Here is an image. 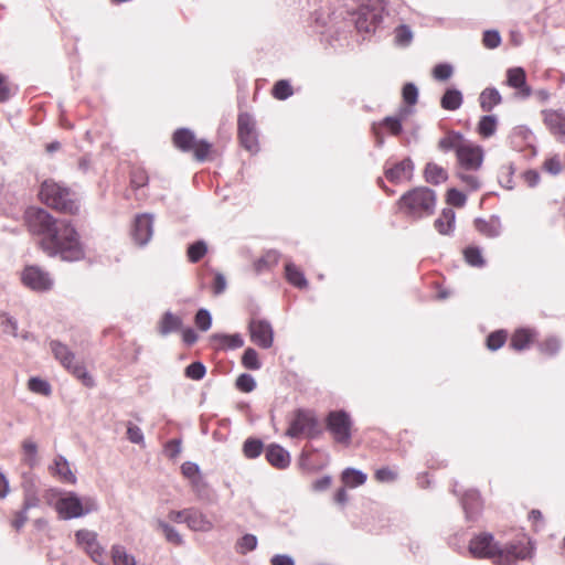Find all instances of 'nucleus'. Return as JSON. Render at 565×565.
<instances>
[{"mask_svg":"<svg viewBox=\"0 0 565 565\" xmlns=\"http://www.w3.org/2000/svg\"><path fill=\"white\" fill-rule=\"evenodd\" d=\"M25 222L32 234L41 236V247L49 256H60L66 262L84 258L83 244L71 221L54 218L43 209H29Z\"/></svg>","mask_w":565,"mask_h":565,"instance_id":"f257e3e1","label":"nucleus"},{"mask_svg":"<svg viewBox=\"0 0 565 565\" xmlns=\"http://www.w3.org/2000/svg\"><path fill=\"white\" fill-rule=\"evenodd\" d=\"M469 553L477 558L491 559L495 565H514L531 557L532 547L530 542L523 541L501 546L490 533H481L470 541Z\"/></svg>","mask_w":565,"mask_h":565,"instance_id":"f03ea898","label":"nucleus"},{"mask_svg":"<svg viewBox=\"0 0 565 565\" xmlns=\"http://www.w3.org/2000/svg\"><path fill=\"white\" fill-rule=\"evenodd\" d=\"M445 150H454L457 159L456 177L471 191L481 186L477 175L484 159L483 149L477 143H441Z\"/></svg>","mask_w":565,"mask_h":565,"instance_id":"7ed1b4c3","label":"nucleus"},{"mask_svg":"<svg viewBox=\"0 0 565 565\" xmlns=\"http://www.w3.org/2000/svg\"><path fill=\"white\" fill-rule=\"evenodd\" d=\"M45 498L51 504L53 499L55 511L63 520L79 519L98 511L97 499L93 495H79L74 491H63L52 488L46 491Z\"/></svg>","mask_w":565,"mask_h":565,"instance_id":"20e7f679","label":"nucleus"},{"mask_svg":"<svg viewBox=\"0 0 565 565\" xmlns=\"http://www.w3.org/2000/svg\"><path fill=\"white\" fill-rule=\"evenodd\" d=\"M397 206L407 217L419 220L434 213L436 193L426 186L414 188L399 198Z\"/></svg>","mask_w":565,"mask_h":565,"instance_id":"39448f33","label":"nucleus"},{"mask_svg":"<svg viewBox=\"0 0 565 565\" xmlns=\"http://www.w3.org/2000/svg\"><path fill=\"white\" fill-rule=\"evenodd\" d=\"M39 195L41 201L52 209L67 214L78 212L79 205L75 194L53 180H45L42 183Z\"/></svg>","mask_w":565,"mask_h":565,"instance_id":"423d86ee","label":"nucleus"},{"mask_svg":"<svg viewBox=\"0 0 565 565\" xmlns=\"http://www.w3.org/2000/svg\"><path fill=\"white\" fill-rule=\"evenodd\" d=\"M51 351L56 360L72 372L77 379H81L85 385L93 386L94 381L88 375L83 364L75 360V354L62 342L53 340L50 342Z\"/></svg>","mask_w":565,"mask_h":565,"instance_id":"0eeeda50","label":"nucleus"},{"mask_svg":"<svg viewBox=\"0 0 565 565\" xmlns=\"http://www.w3.org/2000/svg\"><path fill=\"white\" fill-rule=\"evenodd\" d=\"M321 434L319 424L312 412L307 409H297L290 422L286 435L291 438L306 435L309 438H315Z\"/></svg>","mask_w":565,"mask_h":565,"instance_id":"6e6552de","label":"nucleus"},{"mask_svg":"<svg viewBox=\"0 0 565 565\" xmlns=\"http://www.w3.org/2000/svg\"><path fill=\"white\" fill-rule=\"evenodd\" d=\"M327 428L335 441L349 445L351 440L352 420L344 411H333L327 416Z\"/></svg>","mask_w":565,"mask_h":565,"instance_id":"1a4fd4ad","label":"nucleus"},{"mask_svg":"<svg viewBox=\"0 0 565 565\" xmlns=\"http://www.w3.org/2000/svg\"><path fill=\"white\" fill-rule=\"evenodd\" d=\"M21 279L24 286L38 292L49 291L54 285L50 273L35 265L26 266L22 271Z\"/></svg>","mask_w":565,"mask_h":565,"instance_id":"9d476101","label":"nucleus"},{"mask_svg":"<svg viewBox=\"0 0 565 565\" xmlns=\"http://www.w3.org/2000/svg\"><path fill=\"white\" fill-rule=\"evenodd\" d=\"M175 146L179 151L189 153L198 162L213 161L223 152L221 143H175Z\"/></svg>","mask_w":565,"mask_h":565,"instance_id":"9b49d317","label":"nucleus"},{"mask_svg":"<svg viewBox=\"0 0 565 565\" xmlns=\"http://www.w3.org/2000/svg\"><path fill=\"white\" fill-rule=\"evenodd\" d=\"M77 544L85 550V552L90 556V558L103 565L105 561V552L104 548L97 541V533L89 530H78L75 533Z\"/></svg>","mask_w":565,"mask_h":565,"instance_id":"f8f14e48","label":"nucleus"},{"mask_svg":"<svg viewBox=\"0 0 565 565\" xmlns=\"http://www.w3.org/2000/svg\"><path fill=\"white\" fill-rule=\"evenodd\" d=\"M252 341L263 349H269L274 342V331L267 320L252 319L249 322Z\"/></svg>","mask_w":565,"mask_h":565,"instance_id":"ddd939ff","label":"nucleus"},{"mask_svg":"<svg viewBox=\"0 0 565 565\" xmlns=\"http://www.w3.org/2000/svg\"><path fill=\"white\" fill-rule=\"evenodd\" d=\"M414 172V164L411 159L406 158L398 162H386L384 174L386 179L393 183L411 181Z\"/></svg>","mask_w":565,"mask_h":565,"instance_id":"4468645a","label":"nucleus"},{"mask_svg":"<svg viewBox=\"0 0 565 565\" xmlns=\"http://www.w3.org/2000/svg\"><path fill=\"white\" fill-rule=\"evenodd\" d=\"M152 234L153 216L147 213L137 215L132 227L135 242L140 246H145L151 239Z\"/></svg>","mask_w":565,"mask_h":565,"instance_id":"2eb2a0df","label":"nucleus"},{"mask_svg":"<svg viewBox=\"0 0 565 565\" xmlns=\"http://www.w3.org/2000/svg\"><path fill=\"white\" fill-rule=\"evenodd\" d=\"M49 471L62 483L76 484L77 482L76 475L72 470L71 463L62 455H56L54 457L52 465L49 467Z\"/></svg>","mask_w":565,"mask_h":565,"instance_id":"dca6fc26","label":"nucleus"},{"mask_svg":"<svg viewBox=\"0 0 565 565\" xmlns=\"http://www.w3.org/2000/svg\"><path fill=\"white\" fill-rule=\"evenodd\" d=\"M507 85L518 90V95L527 98L532 95L531 87L526 84V74L522 67H511L507 71Z\"/></svg>","mask_w":565,"mask_h":565,"instance_id":"f3484780","label":"nucleus"},{"mask_svg":"<svg viewBox=\"0 0 565 565\" xmlns=\"http://www.w3.org/2000/svg\"><path fill=\"white\" fill-rule=\"evenodd\" d=\"M186 525L194 532H211L214 523L207 515L198 508H189Z\"/></svg>","mask_w":565,"mask_h":565,"instance_id":"a211bd4d","label":"nucleus"},{"mask_svg":"<svg viewBox=\"0 0 565 565\" xmlns=\"http://www.w3.org/2000/svg\"><path fill=\"white\" fill-rule=\"evenodd\" d=\"M461 504L468 521H475L482 508L480 495L476 490L467 491L461 498Z\"/></svg>","mask_w":565,"mask_h":565,"instance_id":"6ab92c4d","label":"nucleus"},{"mask_svg":"<svg viewBox=\"0 0 565 565\" xmlns=\"http://www.w3.org/2000/svg\"><path fill=\"white\" fill-rule=\"evenodd\" d=\"M267 461L278 469H285L290 465L289 452L279 445L271 444L266 449Z\"/></svg>","mask_w":565,"mask_h":565,"instance_id":"aec40b11","label":"nucleus"},{"mask_svg":"<svg viewBox=\"0 0 565 565\" xmlns=\"http://www.w3.org/2000/svg\"><path fill=\"white\" fill-rule=\"evenodd\" d=\"M475 227L480 234L490 238L498 237L502 230L500 217L497 215H492L488 220L481 217L476 218Z\"/></svg>","mask_w":565,"mask_h":565,"instance_id":"412c9836","label":"nucleus"},{"mask_svg":"<svg viewBox=\"0 0 565 565\" xmlns=\"http://www.w3.org/2000/svg\"><path fill=\"white\" fill-rule=\"evenodd\" d=\"M379 21L380 15L377 12L370 10L367 7H363L359 12L355 25L360 32L370 33L375 31Z\"/></svg>","mask_w":565,"mask_h":565,"instance_id":"4be33fe9","label":"nucleus"},{"mask_svg":"<svg viewBox=\"0 0 565 565\" xmlns=\"http://www.w3.org/2000/svg\"><path fill=\"white\" fill-rule=\"evenodd\" d=\"M210 342L216 349H237L244 345V339L241 334H224V333H213L210 337Z\"/></svg>","mask_w":565,"mask_h":565,"instance_id":"5701e85b","label":"nucleus"},{"mask_svg":"<svg viewBox=\"0 0 565 565\" xmlns=\"http://www.w3.org/2000/svg\"><path fill=\"white\" fill-rule=\"evenodd\" d=\"M544 121L555 135L565 136V113L562 110L543 111Z\"/></svg>","mask_w":565,"mask_h":565,"instance_id":"b1692460","label":"nucleus"},{"mask_svg":"<svg viewBox=\"0 0 565 565\" xmlns=\"http://www.w3.org/2000/svg\"><path fill=\"white\" fill-rule=\"evenodd\" d=\"M182 327V319L172 313L171 311H167L161 317L158 323V332L162 337H167L168 334L179 331Z\"/></svg>","mask_w":565,"mask_h":565,"instance_id":"393cba45","label":"nucleus"},{"mask_svg":"<svg viewBox=\"0 0 565 565\" xmlns=\"http://www.w3.org/2000/svg\"><path fill=\"white\" fill-rule=\"evenodd\" d=\"M455 211L450 207L444 209L441 214L435 221V228L441 235H450L455 230Z\"/></svg>","mask_w":565,"mask_h":565,"instance_id":"a878e982","label":"nucleus"},{"mask_svg":"<svg viewBox=\"0 0 565 565\" xmlns=\"http://www.w3.org/2000/svg\"><path fill=\"white\" fill-rule=\"evenodd\" d=\"M502 102V96L494 87L483 89L479 96L480 107L483 111H490Z\"/></svg>","mask_w":565,"mask_h":565,"instance_id":"bb28decb","label":"nucleus"},{"mask_svg":"<svg viewBox=\"0 0 565 565\" xmlns=\"http://www.w3.org/2000/svg\"><path fill=\"white\" fill-rule=\"evenodd\" d=\"M534 332L530 329H520L514 332L511 339V348L515 351H522L527 348L529 343L533 340Z\"/></svg>","mask_w":565,"mask_h":565,"instance_id":"cd10ccee","label":"nucleus"},{"mask_svg":"<svg viewBox=\"0 0 565 565\" xmlns=\"http://www.w3.org/2000/svg\"><path fill=\"white\" fill-rule=\"evenodd\" d=\"M448 178L447 171L436 163L429 162L425 168V179L433 184H439Z\"/></svg>","mask_w":565,"mask_h":565,"instance_id":"c85d7f7f","label":"nucleus"},{"mask_svg":"<svg viewBox=\"0 0 565 565\" xmlns=\"http://www.w3.org/2000/svg\"><path fill=\"white\" fill-rule=\"evenodd\" d=\"M285 270H286V278L291 285H294L295 287H298V288L307 287L308 281H307L303 273L298 267H296V265L294 263H287Z\"/></svg>","mask_w":565,"mask_h":565,"instance_id":"c756f323","label":"nucleus"},{"mask_svg":"<svg viewBox=\"0 0 565 565\" xmlns=\"http://www.w3.org/2000/svg\"><path fill=\"white\" fill-rule=\"evenodd\" d=\"M111 559L114 565H137L136 558L121 545L111 547Z\"/></svg>","mask_w":565,"mask_h":565,"instance_id":"7c9ffc66","label":"nucleus"},{"mask_svg":"<svg viewBox=\"0 0 565 565\" xmlns=\"http://www.w3.org/2000/svg\"><path fill=\"white\" fill-rule=\"evenodd\" d=\"M23 461L30 468H34L38 462V445L32 439H25L22 443Z\"/></svg>","mask_w":565,"mask_h":565,"instance_id":"2f4dec72","label":"nucleus"},{"mask_svg":"<svg viewBox=\"0 0 565 565\" xmlns=\"http://www.w3.org/2000/svg\"><path fill=\"white\" fill-rule=\"evenodd\" d=\"M462 104V95L457 89H447L441 98V107L447 110H456Z\"/></svg>","mask_w":565,"mask_h":565,"instance_id":"473e14b6","label":"nucleus"},{"mask_svg":"<svg viewBox=\"0 0 565 565\" xmlns=\"http://www.w3.org/2000/svg\"><path fill=\"white\" fill-rule=\"evenodd\" d=\"M342 481L345 483V486L355 488L358 486L363 484L366 481V475L361 470L347 468L342 472Z\"/></svg>","mask_w":565,"mask_h":565,"instance_id":"72a5a7b5","label":"nucleus"},{"mask_svg":"<svg viewBox=\"0 0 565 565\" xmlns=\"http://www.w3.org/2000/svg\"><path fill=\"white\" fill-rule=\"evenodd\" d=\"M409 113L408 108H404L398 116L386 117L382 122V128L388 130L394 137L398 136L402 130V118Z\"/></svg>","mask_w":565,"mask_h":565,"instance_id":"f704fd0d","label":"nucleus"},{"mask_svg":"<svg viewBox=\"0 0 565 565\" xmlns=\"http://www.w3.org/2000/svg\"><path fill=\"white\" fill-rule=\"evenodd\" d=\"M497 129V117L493 115H486L481 117L478 124V131L482 138H490L494 135Z\"/></svg>","mask_w":565,"mask_h":565,"instance_id":"c9c22d12","label":"nucleus"},{"mask_svg":"<svg viewBox=\"0 0 565 565\" xmlns=\"http://www.w3.org/2000/svg\"><path fill=\"white\" fill-rule=\"evenodd\" d=\"M264 450V444L257 438H247L243 444V454L248 459L257 458Z\"/></svg>","mask_w":565,"mask_h":565,"instance_id":"e433bc0d","label":"nucleus"},{"mask_svg":"<svg viewBox=\"0 0 565 565\" xmlns=\"http://www.w3.org/2000/svg\"><path fill=\"white\" fill-rule=\"evenodd\" d=\"M258 540L254 534H245L237 540L235 550L238 554L245 555L248 552L256 550Z\"/></svg>","mask_w":565,"mask_h":565,"instance_id":"4c0bfd02","label":"nucleus"},{"mask_svg":"<svg viewBox=\"0 0 565 565\" xmlns=\"http://www.w3.org/2000/svg\"><path fill=\"white\" fill-rule=\"evenodd\" d=\"M279 260V253L276 250H268L263 257L255 262L254 267L257 273L277 265Z\"/></svg>","mask_w":565,"mask_h":565,"instance_id":"58836bf2","label":"nucleus"},{"mask_svg":"<svg viewBox=\"0 0 565 565\" xmlns=\"http://www.w3.org/2000/svg\"><path fill=\"white\" fill-rule=\"evenodd\" d=\"M157 526H158V529H160L163 532L164 537L167 539L168 542L175 544V545H181L183 543V539H182L181 534L173 526L168 524L167 522H164L162 520H158Z\"/></svg>","mask_w":565,"mask_h":565,"instance_id":"ea45409f","label":"nucleus"},{"mask_svg":"<svg viewBox=\"0 0 565 565\" xmlns=\"http://www.w3.org/2000/svg\"><path fill=\"white\" fill-rule=\"evenodd\" d=\"M28 388L31 392L43 395V396H50L52 393L50 383L40 377H31L28 382Z\"/></svg>","mask_w":565,"mask_h":565,"instance_id":"a19ab883","label":"nucleus"},{"mask_svg":"<svg viewBox=\"0 0 565 565\" xmlns=\"http://www.w3.org/2000/svg\"><path fill=\"white\" fill-rule=\"evenodd\" d=\"M253 130L254 122L252 118L247 115H241L238 118V132L242 141L254 138Z\"/></svg>","mask_w":565,"mask_h":565,"instance_id":"79ce46f5","label":"nucleus"},{"mask_svg":"<svg viewBox=\"0 0 565 565\" xmlns=\"http://www.w3.org/2000/svg\"><path fill=\"white\" fill-rule=\"evenodd\" d=\"M466 262L473 267H482L484 259L482 257L481 249L476 246H469L463 250Z\"/></svg>","mask_w":565,"mask_h":565,"instance_id":"37998d69","label":"nucleus"},{"mask_svg":"<svg viewBox=\"0 0 565 565\" xmlns=\"http://www.w3.org/2000/svg\"><path fill=\"white\" fill-rule=\"evenodd\" d=\"M242 364L248 370H259L262 364L257 351L253 348H247L242 356Z\"/></svg>","mask_w":565,"mask_h":565,"instance_id":"c03bdc74","label":"nucleus"},{"mask_svg":"<svg viewBox=\"0 0 565 565\" xmlns=\"http://www.w3.org/2000/svg\"><path fill=\"white\" fill-rule=\"evenodd\" d=\"M207 252L205 242L198 241L188 248V257L191 263H198Z\"/></svg>","mask_w":565,"mask_h":565,"instance_id":"a18cd8bd","label":"nucleus"},{"mask_svg":"<svg viewBox=\"0 0 565 565\" xmlns=\"http://www.w3.org/2000/svg\"><path fill=\"white\" fill-rule=\"evenodd\" d=\"M292 94H294V92H292L291 85L289 84L288 81H285V79L278 81L273 88L274 97L279 100H285L288 97H290Z\"/></svg>","mask_w":565,"mask_h":565,"instance_id":"49530a36","label":"nucleus"},{"mask_svg":"<svg viewBox=\"0 0 565 565\" xmlns=\"http://www.w3.org/2000/svg\"><path fill=\"white\" fill-rule=\"evenodd\" d=\"M195 326L203 332L207 331L212 326V316L206 309H199L194 317Z\"/></svg>","mask_w":565,"mask_h":565,"instance_id":"de8ad7c7","label":"nucleus"},{"mask_svg":"<svg viewBox=\"0 0 565 565\" xmlns=\"http://www.w3.org/2000/svg\"><path fill=\"white\" fill-rule=\"evenodd\" d=\"M394 39L399 46H407L413 40V32L407 25H399L395 29Z\"/></svg>","mask_w":565,"mask_h":565,"instance_id":"09e8293b","label":"nucleus"},{"mask_svg":"<svg viewBox=\"0 0 565 565\" xmlns=\"http://www.w3.org/2000/svg\"><path fill=\"white\" fill-rule=\"evenodd\" d=\"M184 373L186 377L194 381H200L205 376L206 369L203 363L193 362L185 367Z\"/></svg>","mask_w":565,"mask_h":565,"instance_id":"8fccbe9b","label":"nucleus"},{"mask_svg":"<svg viewBox=\"0 0 565 565\" xmlns=\"http://www.w3.org/2000/svg\"><path fill=\"white\" fill-rule=\"evenodd\" d=\"M507 340V333L504 331H495L488 335L487 347L491 351L500 349Z\"/></svg>","mask_w":565,"mask_h":565,"instance_id":"3c124183","label":"nucleus"},{"mask_svg":"<svg viewBox=\"0 0 565 565\" xmlns=\"http://www.w3.org/2000/svg\"><path fill=\"white\" fill-rule=\"evenodd\" d=\"M1 318H2L1 327H2L3 332L7 333V334L12 335L14 338H18L19 337V333H18V321L13 317H11V316H9L7 313H3L1 316Z\"/></svg>","mask_w":565,"mask_h":565,"instance_id":"603ef678","label":"nucleus"},{"mask_svg":"<svg viewBox=\"0 0 565 565\" xmlns=\"http://www.w3.org/2000/svg\"><path fill=\"white\" fill-rule=\"evenodd\" d=\"M236 386L242 392L249 393L255 390L256 381L250 374L244 373L237 377Z\"/></svg>","mask_w":565,"mask_h":565,"instance_id":"864d4df0","label":"nucleus"},{"mask_svg":"<svg viewBox=\"0 0 565 565\" xmlns=\"http://www.w3.org/2000/svg\"><path fill=\"white\" fill-rule=\"evenodd\" d=\"M467 196L457 189H450L447 192V202L457 207H461L466 204Z\"/></svg>","mask_w":565,"mask_h":565,"instance_id":"5fc2aeb1","label":"nucleus"},{"mask_svg":"<svg viewBox=\"0 0 565 565\" xmlns=\"http://www.w3.org/2000/svg\"><path fill=\"white\" fill-rule=\"evenodd\" d=\"M561 343L558 339L551 337L540 344L541 352L547 355H554L558 352Z\"/></svg>","mask_w":565,"mask_h":565,"instance_id":"6e6d98bb","label":"nucleus"},{"mask_svg":"<svg viewBox=\"0 0 565 565\" xmlns=\"http://www.w3.org/2000/svg\"><path fill=\"white\" fill-rule=\"evenodd\" d=\"M482 42L488 49H495L501 43L500 33L495 30H488L483 33Z\"/></svg>","mask_w":565,"mask_h":565,"instance_id":"4d7b16f0","label":"nucleus"},{"mask_svg":"<svg viewBox=\"0 0 565 565\" xmlns=\"http://www.w3.org/2000/svg\"><path fill=\"white\" fill-rule=\"evenodd\" d=\"M417 98H418V89H417V87L414 84H412V83L406 84L403 87V99H404V102L407 105L412 106V105L416 104Z\"/></svg>","mask_w":565,"mask_h":565,"instance_id":"13d9d810","label":"nucleus"},{"mask_svg":"<svg viewBox=\"0 0 565 565\" xmlns=\"http://www.w3.org/2000/svg\"><path fill=\"white\" fill-rule=\"evenodd\" d=\"M543 168L546 172L553 174V175H557L562 172V163H561V160L558 158V156H553L548 159L545 160L544 164H543Z\"/></svg>","mask_w":565,"mask_h":565,"instance_id":"bf43d9fd","label":"nucleus"},{"mask_svg":"<svg viewBox=\"0 0 565 565\" xmlns=\"http://www.w3.org/2000/svg\"><path fill=\"white\" fill-rule=\"evenodd\" d=\"M147 182H148V175L143 170L136 169L131 172L130 184H131L132 189L137 190V189L146 185Z\"/></svg>","mask_w":565,"mask_h":565,"instance_id":"052dcab7","label":"nucleus"},{"mask_svg":"<svg viewBox=\"0 0 565 565\" xmlns=\"http://www.w3.org/2000/svg\"><path fill=\"white\" fill-rule=\"evenodd\" d=\"M127 438L131 443L137 444V445H143L145 444V438H143L142 430L138 426L132 425V424L128 425Z\"/></svg>","mask_w":565,"mask_h":565,"instance_id":"680f3d73","label":"nucleus"},{"mask_svg":"<svg viewBox=\"0 0 565 565\" xmlns=\"http://www.w3.org/2000/svg\"><path fill=\"white\" fill-rule=\"evenodd\" d=\"M434 77L439 81L448 79L452 74V67L449 64H438L433 71Z\"/></svg>","mask_w":565,"mask_h":565,"instance_id":"e2e57ef3","label":"nucleus"},{"mask_svg":"<svg viewBox=\"0 0 565 565\" xmlns=\"http://www.w3.org/2000/svg\"><path fill=\"white\" fill-rule=\"evenodd\" d=\"M180 452H181V440L180 439H172L166 444L164 454L167 457L174 459L180 455Z\"/></svg>","mask_w":565,"mask_h":565,"instance_id":"0e129e2a","label":"nucleus"},{"mask_svg":"<svg viewBox=\"0 0 565 565\" xmlns=\"http://www.w3.org/2000/svg\"><path fill=\"white\" fill-rule=\"evenodd\" d=\"M181 470L184 477L189 478L190 480L196 478L200 476V468L196 463L186 461L181 466Z\"/></svg>","mask_w":565,"mask_h":565,"instance_id":"69168bd1","label":"nucleus"},{"mask_svg":"<svg viewBox=\"0 0 565 565\" xmlns=\"http://www.w3.org/2000/svg\"><path fill=\"white\" fill-rule=\"evenodd\" d=\"M396 472L391 470L390 468H381L375 472V478L380 482H393L396 479Z\"/></svg>","mask_w":565,"mask_h":565,"instance_id":"338daca9","label":"nucleus"},{"mask_svg":"<svg viewBox=\"0 0 565 565\" xmlns=\"http://www.w3.org/2000/svg\"><path fill=\"white\" fill-rule=\"evenodd\" d=\"M271 565H295V561L290 555L276 554L270 559Z\"/></svg>","mask_w":565,"mask_h":565,"instance_id":"774afa93","label":"nucleus"}]
</instances>
